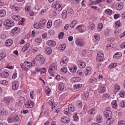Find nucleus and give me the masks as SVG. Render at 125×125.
Listing matches in <instances>:
<instances>
[{
    "mask_svg": "<svg viewBox=\"0 0 125 125\" xmlns=\"http://www.w3.org/2000/svg\"><path fill=\"white\" fill-rule=\"evenodd\" d=\"M73 117L74 120L75 121H78V117L76 113H74L73 115Z\"/></svg>",
    "mask_w": 125,
    "mask_h": 125,
    "instance_id": "obj_58",
    "label": "nucleus"
},
{
    "mask_svg": "<svg viewBox=\"0 0 125 125\" xmlns=\"http://www.w3.org/2000/svg\"><path fill=\"white\" fill-rule=\"evenodd\" d=\"M49 7L46 6L44 7L43 9H42L40 13V15H43L48 10Z\"/></svg>",
    "mask_w": 125,
    "mask_h": 125,
    "instance_id": "obj_25",
    "label": "nucleus"
},
{
    "mask_svg": "<svg viewBox=\"0 0 125 125\" xmlns=\"http://www.w3.org/2000/svg\"><path fill=\"white\" fill-rule=\"evenodd\" d=\"M68 61V59L67 57H63L61 60L60 64L62 66H66L67 64Z\"/></svg>",
    "mask_w": 125,
    "mask_h": 125,
    "instance_id": "obj_6",
    "label": "nucleus"
},
{
    "mask_svg": "<svg viewBox=\"0 0 125 125\" xmlns=\"http://www.w3.org/2000/svg\"><path fill=\"white\" fill-rule=\"evenodd\" d=\"M25 65L28 67H30L32 66H34L35 64L34 60L32 62L26 61L24 62Z\"/></svg>",
    "mask_w": 125,
    "mask_h": 125,
    "instance_id": "obj_13",
    "label": "nucleus"
},
{
    "mask_svg": "<svg viewBox=\"0 0 125 125\" xmlns=\"http://www.w3.org/2000/svg\"><path fill=\"white\" fill-rule=\"evenodd\" d=\"M114 34L115 35H119L120 34V32L119 31V30L118 29H117L115 30L114 32Z\"/></svg>",
    "mask_w": 125,
    "mask_h": 125,
    "instance_id": "obj_62",
    "label": "nucleus"
},
{
    "mask_svg": "<svg viewBox=\"0 0 125 125\" xmlns=\"http://www.w3.org/2000/svg\"><path fill=\"white\" fill-rule=\"evenodd\" d=\"M45 51L47 54H49L52 53V50L51 48L47 47L45 49Z\"/></svg>",
    "mask_w": 125,
    "mask_h": 125,
    "instance_id": "obj_41",
    "label": "nucleus"
},
{
    "mask_svg": "<svg viewBox=\"0 0 125 125\" xmlns=\"http://www.w3.org/2000/svg\"><path fill=\"white\" fill-rule=\"evenodd\" d=\"M52 25V21L51 20H48L47 23V27L48 28H50Z\"/></svg>",
    "mask_w": 125,
    "mask_h": 125,
    "instance_id": "obj_53",
    "label": "nucleus"
},
{
    "mask_svg": "<svg viewBox=\"0 0 125 125\" xmlns=\"http://www.w3.org/2000/svg\"><path fill=\"white\" fill-rule=\"evenodd\" d=\"M66 45L65 44H63L60 45L59 46V49L60 50H63L65 49Z\"/></svg>",
    "mask_w": 125,
    "mask_h": 125,
    "instance_id": "obj_37",
    "label": "nucleus"
},
{
    "mask_svg": "<svg viewBox=\"0 0 125 125\" xmlns=\"http://www.w3.org/2000/svg\"><path fill=\"white\" fill-rule=\"evenodd\" d=\"M46 44L47 45L49 46L53 47L55 45L56 43L55 41H53L50 40L47 42Z\"/></svg>",
    "mask_w": 125,
    "mask_h": 125,
    "instance_id": "obj_16",
    "label": "nucleus"
},
{
    "mask_svg": "<svg viewBox=\"0 0 125 125\" xmlns=\"http://www.w3.org/2000/svg\"><path fill=\"white\" fill-rule=\"evenodd\" d=\"M49 103L51 105H52V107H55L56 106V104L54 102V100L52 99L50 100L49 101Z\"/></svg>",
    "mask_w": 125,
    "mask_h": 125,
    "instance_id": "obj_38",
    "label": "nucleus"
},
{
    "mask_svg": "<svg viewBox=\"0 0 125 125\" xmlns=\"http://www.w3.org/2000/svg\"><path fill=\"white\" fill-rule=\"evenodd\" d=\"M122 56L121 53L120 52L116 53L113 56V57L114 58H118Z\"/></svg>",
    "mask_w": 125,
    "mask_h": 125,
    "instance_id": "obj_36",
    "label": "nucleus"
},
{
    "mask_svg": "<svg viewBox=\"0 0 125 125\" xmlns=\"http://www.w3.org/2000/svg\"><path fill=\"white\" fill-rule=\"evenodd\" d=\"M69 118L67 116H63L61 119V121L62 122L65 123H68L70 122Z\"/></svg>",
    "mask_w": 125,
    "mask_h": 125,
    "instance_id": "obj_14",
    "label": "nucleus"
},
{
    "mask_svg": "<svg viewBox=\"0 0 125 125\" xmlns=\"http://www.w3.org/2000/svg\"><path fill=\"white\" fill-rule=\"evenodd\" d=\"M12 42L13 41L11 39H8L6 41L5 44L6 46L9 47L11 45Z\"/></svg>",
    "mask_w": 125,
    "mask_h": 125,
    "instance_id": "obj_26",
    "label": "nucleus"
},
{
    "mask_svg": "<svg viewBox=\"0 0 125 125\" xmlns=\"http://www.w3.org/2000/svg\"><path fill=\"white\" fill-rule=\"evenodd\" d=\"M30 44L28 43L24 45L22 49V51L24 52L26 51L28 48L29 47Z\"/></svg>",
    "mask_w": 125,
    "mask_h": 125,
    "instance_id": "obj_40",
    "label": "nucleus"
},
{
    "mask_svg": "<svg viewBox=\"0 0 125 125\" xmlns=\"http://www.w3.org/2000/svg\"><path fill=\"white\" fill-rule=\"evenodd\" d=\"M115 24V27L116 28H118L121 26V24L119 21H117L116 22Z\"/></svg>",
    "mask_w": 125,
    "mask_h": 125,
    "instance_id": "obj_54",
    "label": "nucleus"
},
{
    "mask_svg": "<svg viewBox=\"0 0 125 125\" xmlns=\"http://www.w3.org/2000/svg\"><path fill=\"white\" fill-rule=\"evenodd\" d=\"M35 59L37 61H40V62L42 64H43L45 62V58L43 57L40 54L36 55L35 58Z\"/></svg>",
    "mask_w": 125,
    "mask_h": 125,
    "instance_id": "obj_5",
    "label": "nucleus"
},
{
    "mask_svg": "<svg viewBox=\"0 0 125 125\" xmlns=\"http://www.w3.org/2000/svg\"><path fill=\"white\" fill-rule=\"evenodd\" d=\"M52 5L53 8L59 11H61L62 9V7L59 1H57L53 2Z\"/></svg>",
    "mask_w": 125,
    "mask_h": 125,
    "instance_id": "obj_4",
    "label": "nucleus"
},
{
    "mask_svg": "<svg viewBox=\"0 0 125 125\" xmlns=\"http://www.w3.org/2000/svg\"><path fill=\"white\" fill-rule=\"evenodd\" d=\"M64 84L62 82L60 83L59 86V90L61 91H62L64 90Z\"/></svg>",
    "mask_w": 125,
    "mask_h": 125,
    "instance_id": "obj_27",
    "label": "nucleus"
},
{
    "mask_svg": "<svg viewBox=\"0 0 125 125\" xmlns=\"http://www.w3.org/2000/svg\"><path fill=\"white\" fill-rule=\"evenodd\" d=\"M19 84L17 81H14L12 83V89L14 90H17L18 88Z\"/></svg>",
    "mask_w": 125,
    "mask_h": 125,
    "instance_id": "obj_9",
    "label": "nucleus"
},
{
    "mask_svg": "<svg viewBox=\"0 0 125 125\" xmlns=\"http://www.w3.org/2000/svg\"><path fill=\"white\" fill-rule=\"evenodd\" d=\"M45 92L47 95L49 96L50 94L51 90L48 87H46Z\"/></svg>",
    "mask_w": 125,
    "mask_h": 125,
    "instance_id": "obj_52",
    "label": "nucleus"
},
{
    "mask_svg": "<svg viewBox=\"0 0 125 125\" xmlns=\"http://www.w3.org/2000/svg\"><path fill=\"white\" fill-rule=\"evenodd\" d=\"M33 102L32 101L29 100L25 104V106L26 108H31L33 107Z\"/></svg>",
    "mask_w": 125,
    "mask_h": 125,
    "instance_id": "obj_15",
    "label": "nucleus"
},
{
    "mask_svg": "<svg viewBox=\"0 0 125 125\" xmlns=\"http://www.w3.org/2000/svg\"><path fill=\"white\" fill-rule=\"evenodd\" d=\"M81 80V78L78 77H74L71 79V81L72 82H77Z\"/></svg>",
    "mask_w": 125,
    "mask_h": 125,
    "instance_id": "obj_34",
    "label": "nucleus"
},
{
    "mask_svg": "<svg viewBox=\"0 0 125 125\" xmlns=\"http://www.w3.org/2000/svg\"><path fill=\"white\" fill-rule=\"evenodd\" d=\"M114 87V91L115 92H117L119 91L120 87L118 85L116 84L115 85Z\"/></svg>",
    "mask_w": 125,
    "mask_h": 125,
    "instance_id": "obj_46",
    "label": "nucleus"
},
{
    "mask_svg": "<svg viewBox=\"0 0 125 125\" xmlns=\"http://www.w3.org/2000/svg\"><path fill=\"white\" fill-rule=\"evenodd\" d=\"M103 27V24L101 23H99L98 25L97 30L98 31H100L102 29Z\"/></svg>",
    "mask_w": 125,
    "mask_h": 125,
    "instance_id": "obj_47",
    "label": "nucleus"
},
{
    "mask_svg": "<svg viewBox=\"0 0 125 125\" xmlns=\"http://www.w3.org/2000/svg\"><path fill=\"white\" fill-rule=\"evenodd\" d=\"M8 76V73L6 72H3L1 75V77L3 78L7 77Z\"/></svg>",
    "mask_w": 125,
    "mask_h": 125,
    "instance_id": "obj_42",
    "label": "nucleus"
},
{
    "mask_svg": "<svg viewBox=\"0 0 125 125\" xmlns=\"http://www.w3.org/2000/svg\"><path fill=\"white\" fill-rule=\"evenodd\" d=\"M77 63L79 67L81 68H84L85 66V62L81 61H79Z\"/></svg>",
    "mask_w": 125,
    "mask_h": 125,
    "instance_id": "obj_18",
    "label": "nucleus"
},
{
    "mask_svg": "<svg viewBox=\"0 0 125 125\" xmlns=\"http://www.w3.org/2000/svg\"><path fill=\"white\" fill-rule=\"evenodd\" d=\"M57 66V63L54 62L52 63L49 67V72L53 76L56 71Z\"/></svg>",
    "mask_w": 125,
    "mask_h": 125,
    "instance_id": "obj_1",
    "label": "nucleus"
},
{
    "mask_svg": "<svg viewBox=\"0 0 125 125\" xmlns=\"http://www.w3.org/2000/svg\"><path fill=\"white\" fill-rule=\"evenodd\" d=\"M105 12L107 14L111 15L112 13V11L109 9H106L105 11Z\"/></svg>",
    "mask_w": 125,
    "mask_h": 125,
    "instance_id": "obj_51",
    "label": "nucleus"
},
{
    "mask_svg": "<svg viewBox=\"0 0 125 125\" xmlns=\"http://www.w3.org/2000/svg\"><path fill=\"white\" fill-rule=\"evenodd\" d=\"M78 22L76 20L73 21L70 24L69 26L71 28H74L77 24Z\"/></svg>",
    "mask_w": 125,
    "mask_h": 125,
    "instance_id": "obj_19",
    "label": "nucleus"
},
{
    "mask_svg": "<svg viewBox=\"0 0 125 125\" xmlns=\"http://www.w3.org/2000/svg\"><path fill=\"white\" fill-rule=\"evenodd\" d=\"M12 18L13 19L16 21H19L20 20V22H21L20 24H21L23 22V18H20V16L18 15H13L12 17Z\"/></svg>",
    "mask_w": 125,
    "mask_h": 125,
    "instance_id": "obj_11",
    "label": "nucleus"
},
{
    "mask_svg": "<svg viewBox=\"0 0 125 125\" xmlns=\"http://www.w3.org/2000/svg\"><path fill=\"white\" fill-rule=\"evenodd\" d=\"M34 27L37 29L40 28V29H42L39 23L36 22L34 23L33 25Z\"/></svg>",
    "mask_w": 125,
    "mask_h": 125,
    "instance_id": "obj_44",
    "label": "nucleus"
},
{
    "mask_svg": "<svg viewBox=\"0 0 125 125\" xmlns=\"http://www.w3.org/2000/svg\"><path fill=\"white\" fill-rule=\"evenodd\" d=\"M94 37L96 41H98L100 40V36L98 35H94Z\"/></svg>",
    "mask_w": 125,
    "mask_h": 125,
    "instance_id": "obj_57",
    "label": "nucleus"
},
{
    "mask_svg": "<svg viewBox=\"0 0 125 125\" xmlns=\"http://www.w3.org/2000/svg\"><path fill=\"white\" fill-rule=\"evenodd\" d=\"M114 46V45L112 43H110L108 44L106 48L107 50H108L113 48Z\"/></svg>",
    "mask_w": 125,
    "mask_h": 125,
    "instance_id": "obj_49",
    "label": "nucleus"
},
{
    "mask_svg": "<svg viewBox=\"0 0 125 125\" xmlns=\"http://www.w3.org/2000/svg\"><path fill=\"white\" fill-rule=\"evenodd\" d=\"M6 12L4 10H0V17H3L5 15Z\"/></svg>",
    "mask_w": 125,
    "mask_h": 125,
    "instance_id": "obj_39",
    "label": "nucleus"
},
{
    "mask_svg": "<svg viewBox=\"0 0 125 125\" xmlns=\"http://www.w3.org/2000/svg\"><path fill=\"white\" fill-rule=\"evenodd\" d=\"M116 65L117 63H111L109 66V69H111L114 68L116 66Z\"/></svg>",
    "mask_w": 125,
    "mask_h": 125,
    "instance_id": "obj_63",
    "label": "nucleus"
},
{
    "mask_svg": "<svg viewBox=\"0 0 125 125\" xmlns=\"http://www.w3.org/2000/svg\"><path fill=\"white\" fill-rule=\"evenodd\" d=\"M123 6V2L118 3L116 5V8L118 10H120L122 9Z\"/></svg>",
    "mask_w": 125,
    "mask_h": 125,
    "instance_id": "obj_17",
    "label": "nucleus"
},
{
    "mask_svg": "<svg viewBox=\"0 0 125 125\" xmlns=\"http://www.w3.org/2000/svg\"><path fill=\"white\" fill-rule=\"evenodd\" d=\"M97 80L96 78L93 76L91 77L89 81V82L91 83H94L97 82Z\"/></svg>",
    "mask_w": 125,
    "mask_h": 125,
    "instance_id": "obj_31",
    "label": "nucleus"
},
{
    "mask_svg": "<svg viewBox=\"0 0 125 125\" xmlns=\"http://www.w3.org/2000/svg\"><path fill=\"white\" fill-rule=\"evenodd\" d=\"M76 44L79 47H83L85 45V42L82 39L77 38L75 41Z\"/></svg>",
    "mask_w": 125,
    "mask_h": 125,
    "instance_id": "obj_3",
    "label": "nucleus"
},
{
    "mask_svg": "<svg viewBox=\"0 0 125 125\" xmlns=\"http://www.w3.org/2000/svg\"><path fill=\"white\" fill-rule=\"evenodd\" d=\"M62 22V21L60 20H56L54 23V26L56 28L59 27Z\"/></svg>",
    "mask_w": 125,
    "mask_h": 125,
    "instance_id": "obj_22",
    "label": "nucleus"
},
{
    "mask_svg": "<svg viewBox=\"0 0 125 125\" xmlns=\"http://www.w3.org/2000/svg\"><path fill=\"white\" fill-rule=\"evenodd\" d=\"M68 108L69 110L71 112H73L75 110V108L74 106L71 104L69 105Z\"/></svg>",
    "mask_w": 125,
    "mask_h": 125,
    "instance_id": "obj_43",
    "label": "nucleus"
},
{
    "mask_svg": "<svg viewBox=\"0 0 125 125\" xmlns=\"http://www.w3.org/2000/svg\"><path fill=\"white\" fill-rule=\"evenodd\" d=\"M105 90V88L103 85H102L99 90V93H104Z\"/></svg>",
    "mask_w": 125,
    "mask_h": 125,
    "instance_id": "obj_33",
    "label": "nucleus"
},
{
    "mask_svg": "<svg viewBox=\"0 0 125 125\" xmlns=\"http://www.w3.org/2000/svg\"><path fill=\"white\" fill-rule=\"evenodd\" d=\"M106 124L108 125H110L112 124L114 121V119L112 116L106 118Z\"/></svg>",
    "mask_w": 125,
    "mask_h": 125,
    "instance_id": "obj_12",
    "label": "nucleus"
},
{
    "mask_svg": "<svg viewBox=\"0 0 125 125\" xmlns=\"http://www.w3.org/2000/svg\"><path fill=\"white\" fill-rule=\"evenodd\" d=\"M13 98L11 97H5L4 98V101L7 104L12 102Z\"/></svg>",
    "mask_w": 125,
    "mask_h": 125,
    "instance_id": "obj_21",
    "label": "nucleus"
},
{
    "mask_svg": "<svg viewBox=\"0 0 125 125\" xmlns=\"http://www.w3.org/2000/svg\"><path fill=\"white\" fill-rule=\"evenodd\" d=\"M95 28V25L93 23H92L90 25L89 29L91 30H94Z\"/></svg>",
    "mask_w": 125,
    "mask_h": 125,
    "instance_id": "obj_55",
    "label": "nucleus"
},
{
    "mask_svg": "<svg viewBox=\"0 0 125 125\" xmlns=\"http://www.w3.org/2000/svg\"><path fill=\"white\" fill-rule=\"evenodd\" d=\"M120 106L121 107H125V100H123L120 103Z\"/></svg>",
    "mask_w": 125,
    "mask_h": 125,
    "instance_id": "obj_59",
    "label": "nucleus"
},
{
    "mask_svg": "<svg viewBox=\"0 0 125 125\" xmlns=\"http://www.w3.org/2000/svg\"><path fill=\"white\" fill-rule=\"evenodd\" d=\"M4 24L8 29L12 27L14 24L13 21L12 20H6L4 22Z\"/></svg>",
    "mask_w": 125,
    "mask_h": 125,
    "instance_id": "obj_2",
    "label": "nucleus"
},
{
    "mask_svg": "<svg viewBox=\"0 0 125 125\" xmlns=\"http://www.w3.org/2000/svg\"><path fill=\"white\" fill-rule=\"evenodd\" d=\"M67 15V11L66 10H64L62 11V18L63 19H65Z\"/></svg>",
    "mask_w": 125,
    "mask_h": 125,
    "instance_id": "obj_50",
    "label": "nucleus"
},
{
    "mask_svg": "<svg viewBox=\"0 0 125 125\" xmlns=\"http://www.w3.org/2000/svg\"><path fill=\"white\" fill-rule=\"evenodd\" d=\"M76 28L78 29L79 31L80 32L83 33L84 32L83 26L82 25L78 26Z\"/></svg>",
    "mask_w": 125,
    "mask_h": 125,
    "instance_id": "obj_23",
    "label": "nucleus"
},
{
    "mask_svg": "<svg viewBox=\"0 0 125 125\" xmlns=\"http://www.w3.org/2000/svg\"><path fill=\"white\" fill-rule=\"evenodd\" d=\"M20 31V29L18 27H15L11 31V33L13 35L18 34Z\"/></svg>",
    "mask_w": 125,
    "mask_h": 125,
    "instance_id": "obj_10",
    "label": "nucleus"
},
{
    "mask_svg": "<svg viewBox=\"0 0 125 125\" xmlns=\"http://www.w3.org/2000/svg\"><path fill=\"white\" fill-rule=\"evenodd\" d=\"M112 105L113 107L116 108L117 107V104L116 101L114 100L112 102Z\"/></svg>",
    "mask_w": 125,
    "mask_h": 125,
    "instance_id": "obj_45",
    "label": "nucleus"
},
{
    "mask_svg": "<svg viewBox=\"0 0 125 125\" xmlns=\"http://www.w3.org/2000/svg\"><path fill=\"white\" fill-rule=\"evenodd\" d=\"M8 83L7 81L6 80H3L0 81V84L7 85Z\"/></svg>",
    "mask_w": 125,
    "mask_h": 125,
    "instance_id": "obj_61",
    "label": "nucleus"
},
{
    "mask_svg": "<svg viewBox=\"0 0 125 125\" xmlns=\"http://www.w3.org/2000/svg\"><path fill=\"white\" fill-rule=\"evenodd\" d=\"M102 120V117L101 116H98L97 117L96 121L98 123H100Z\"/></svg>",
    "mask_w": 125,
    "mask_h": 125,
    "instance_id": "obj_64",
    "label": "nucleus"
},
{
    "mask_svg": "<svg viewBox=\"0 0 125 125\" xmlns=\"http://www.w3.org/2000/svg\"><path fill=\"white\" fill-rule=\"evenodd\" d=\"M104 56V54L102 52H99L97 54L96 58L97 61L98 62L102 61L103 60V57Z\"/></svg>",
    "mask_w": 125,
    "mask_h": 125,
    "instance_id": "obj_8",
    "label": "nucleus"
},
{
    "mask_svg": "<svg viewBox=\"0 0 125 125\" xmlns=\"http://www.w3.org/2000/svg\"><path fill=\"white\" fill-rule=\"evenodd\" d=\"M82 86V84L80 83L75 84L73 85V87L74 89H76L80 88Z\"/></svg>",
    "mask_w": 125,
    "mask_h": 125,
    "instance_id": "obj_32",
    "label": "nucleus"
},
{
    "mask_svg": "<svg viewBox=\"0 0 125 125\" xmlns=\"http://www.w3.org/2000/svg\"><path fill=\"white\" fill-rule=\"evenodd\" d=\"M8 113L7 110L3 109H1L0 110V115H7Z\"/></svg>",
    "mask_w": 125,
    "mask_h": 125,
    "instance_id": "obj_28",
    "label": "nucleus"
},
{
    "mask_svg": "<svg viewBox=\"0 0 125 125\" xmlns=\"http://www.w3.org/2000/svg\"><path fill=\"white\" fill-rule=\"evenodd\" d=\"M104 113L106 118L112 116V113L110 111L109 108L106 109L104 111Z\"/></svg>",
    "mask_w": 125,
    "mask_h": 125,
    "instance_id": "obj_7",
    "label": "nucleus"
},
{
    "mask_svg": "<svg viewBox=\"0 0 125 125\" xmlns=\"http://www.w3.org/2000/svg\"><path fill=\"white\" fill-rule=\"evenodd\" d=\"M69 110L68 108L65 109L64 111V114H67L69 115H70L71 114L69 111Z\"/></svg>",
    "mask_w": 125,
    "mask_h": 125,
    "instance_id": "obj_56",
    "label": "nucleus"
},
{
    "mask_svg": "<svg viewBox=\"0 0 125 125\" xmlns=\"http://www.w3.org/2000/svg\"><path fill=\"white\" fill-rule=\"evenodd\" d=\"M11 9L13 11L14 10L16 12H18L20 11L19 8L15 5H12L11 7Z\"/></svg>",
    "mask_w": 125,
    "mask_h": 125,
    "instance_id": "obj_29",
    "label": "nucleus"
},
{
    "mask_svg": "<svg viewBox=\"0 0 125 125\" xmlns=\"http://www.w3.org/2000/svg\"><path fill=\"white\" fill-rule=\"evenodd\" d=\"M19 101L18 103L20 105L23 103L24 102V97L21 96L19 98Z\"/></svg>",
    "mask_w": 125,
    "mask_h": 125,
    "instance_id": "obj_30",
    "label": "nucleus"
},
{
    "mask_svg": "<svg viewBox=\"0 0 125 125\" xmlns=\"http://www.w3.org/2000/svg\"><path fill=\"white\" fill-rule=\"evenodd\" d=\"M91 70V68L90 67H86L85 69L84 72L85 75L87 76L89 75L90 74Z\"/></svg>",
    "mask_w": 125,
    "mask_h": 125,
    "instance_id": "obj_20",
    "label": "nucleus"
},
{
    "mask_svg": "<svg viewBox=\"0 0 125 125\" xmlns=\"http://www.w3.org/2000/svg\"><path fill=\"white\" fill-rule=\"evenodd\" d=\"M89 94L88 93H83L82 95V97L85 100H86L88 97Z\"/></svg>",
    "mask_w": 125,
    "mask_h": 125,
    "instance_id": "obj_60",
    "label": "nucleus"
},
{
    "mask_svg": "<svg viewBox=\"0 0 125 125\" xmlns=\"http://www.w3.org/2000/svg\"><path fill=\"white\" fill-rule=\"evenodd\" d=\"M77 68L76 66H74L69 68L70 71L72 73L75 72L77 70Z\"/></svg>",
    "mask_w": 125,
    "mask_h": 125,
    "instance_id": "obj_35",
    "label": "nucleus"
},
{
    "mask_svg": "<svg viewBox=\"0 0 125 125\" xmlns=\"http://www.w3.org/2000/svg\"><path fill=\"white\" fill-rule=\"evenodd\" d=\"M76 105L78 108H81L82 105V102L79 101H77L76 102Z\"/></svg>",
    "mask_w": 125,
    "mask_h": 125,
    "instance_id": "obj_48",
    "label": "nucleus"
},
{
    "mask_svg": "<svg viewBox=\"0 0 125 125\" xmlns=\"http://www.w3.org/2000/svg\"><path fill=\"white\" fill-rule=\"evenodd\" d=\"M45 22L46 20L44 18H42L40 20L39 23L42 28L44 26Z\"/></svg>",
    "mask_w": 125,
    "mask_h": 125,
    "instance_id": "obj_24",
    "label": "nucleus"
}]
</instances>
